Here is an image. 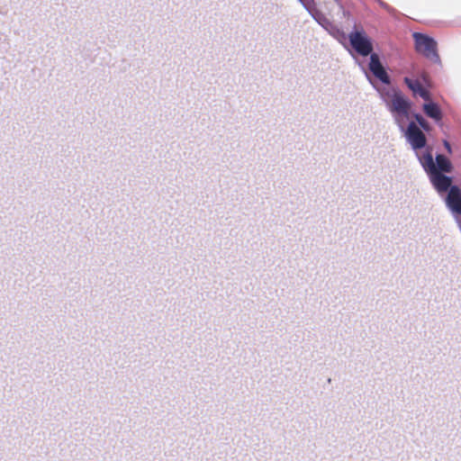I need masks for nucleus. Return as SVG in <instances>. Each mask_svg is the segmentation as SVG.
I'll return each instance as SVG.
<instances>
[{
  "label": "nucleus",
  "instance_id": "nucleus-8",
  "mask_svg": "<svg viewBox=\"0 0 461 461\" xmlns=\"http://www.w3.org/2000/svg\"><path fill=\"white\" fill-rule=\"evenodd\" d=\"M422 110L428 117L431 118L436 122H441L443 114L441 109L436 103H433L430 100L426 101L422 105Z\"/></svg>",
  "mask_w": 461,
  "mask_h": 461
},
{
  "label": "nucleus",
  "instance_id": "nucleus-2",
  "mask_svg": "<svg viewBox=\"0 0 461 461\" xmlns=\"http://www.w3.org/2000/svg\"><path fill=\"white\" fill-rule=\"evenodd\" d=\"M352 48L361 56L370 55L369 69L382 83L389 85L390 77L382 65L376 53H372L373 44L364 31L352 32L348 35Z\"/></svg>",
  "mask_w": 461,
  "mask_h": 461
},
{
  "label": "nucleus",
  "instance_id": "nucleus-7",
  "mask_svg": "<svg viewBox=\"0 0 461 461\" xmlns=\"http://www.w3.org/2000/svg\"><path fill=\"white\" fill-rule=\"evenodd\" d=\"M404 83L414 95H420L425 101H429L431 99L429 91L427 90L419 80L405 77Z\"/></svg>",
  "mask_w": 461,
  "mask_h": 461
},
{
  "label": "nucleus",
  "instance_id": "nucleus-6",
  "mask_svg": "<svg viewBox=\"0 0 461 461\" xmlns=\"http://www.w3.org/2000/svg\"><path fill=\"white\" fill-rule=\"evenodd\" d=\"M446 198V203L450 211L454 213L461 215V190L457 185H450Z\"/></svg>",
  "mask_w": 461,
  "mask_h": 461
},
{
  "label": "nucleus",
  "instance_id": "nucleus-10",
  "mask_svg": "<svg viewBox=\"0 0 461 461\" xmlns=\"http://www.w3.org/2000/svg\"><path fill=\"white\" fill-rule=\"evenodd\" d=\"M443 145H444V147H445V149H446L447 152L448 154H452V148H451V145H450V143H449L447 140H443Z\"/></svg>",
  "mask_w": 461,
  "mask_h": 461
},
{
  "label": "nucleus",
  "instance_id": "nucleus-4",
  "mask_svg": "<svg viewBox=\"0 0 461 461\" xmlns=\"http://www.w3.org/2000/svg\"><path fill=\"white\" fill-rule=\"evenodd\" d=\"M389 110L394 114L396 122L401 123V117L408 118L411 110L410 101L398 91H395L388 104Z\"/></svg>",
  "mask_w": 461,
  "mask_h": 461
},
{
  "label": "nucleus",
  "instance_id": "nucleus-9",
  "mask_svg": "<svg viewBox=\"0 0 461 461\" xmlns=\"http://www.w3.org/2000/svg\"><path fill=\"white\" fill-rule=\"evenodd\" d=\"M414 118L418 124L426 131H429L431 130V127L429 123L419 113L414 114Z\"/></svg>",
  "mask_w": 461,
  "mask_h": 461
},
{
  "label": "nucleus",
  "instance_id": "nucleus-3",
  "mask_svg": "<svg viewBox=\"0 0 461 461\" xmlns=\"http://www.w3.org/2000/svg\"><path fill=\"white\" fill-rule=\"evenodd\" d=\"M412 37L415 42V49L419 53L434 62L439 61L437 42L433 38L420 32H414Z\"/></svg>",
  "mask_w": 461,
  "mask_h": 461
},
{
  "label": "nucleus",
  "instance_id": "nucleus-5",
  "mask_svg": "<svg viewBox=\"0 0 461 461\" xmlns=\"http://www.w3.org/2000/svg\"><path fill=\"white\" fill-rule=\"evenodd\" d=\"M405 137L413 149H420L426 146V136L414 122L409 123Z\"/></svg>",
  "mask_w": 461,
  "mask_h": 461
},
{
  "label": "nucleus",
  "instance_id": "nucleus-1",
  "mask_svg": "<svg viewBox=\"0 0 461 461\" xmlns=\"http://www.w3.org/2000/svg\"><path fill=\"white\" fill-rule=\"evenodd\" d=\"M420 163L437 192L439 194L447 192L452 184V178L444 173L453 171L451 161L442 154H438L434 160L432 154L427 152L420 158Z\"/></svg>",
  "mask_w": 461,
  "mask_h": 461
}]
</instances>
